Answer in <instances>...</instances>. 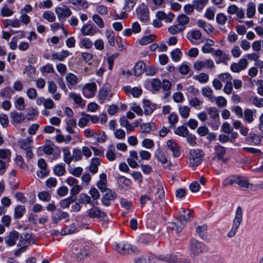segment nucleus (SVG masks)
Masks as SVG:
<instances>
[{
	"label": "nucleus",
	"instance_id": "obj_1",
	"mask_svg": "<svg viewBox=\"0 0 263 263\" xmlns=\"http://www.w3.org/2000/svg\"><path fill=\"white\" fill-rule=\"evenodd\" d=\"M193 217V211L191 209H182L180 212L179 219L177 222L170 224V228L177 233L182 231L184 224Z\"/></svg>",
	"mask_w": 263,
	"mask_h": 263
},
{
	"label": "nucleus",
	"instance_id": "obj_2",
	"mask_svg": "<svg viewBox=\"0 0 263 263\" xmlns=\"http://www.w3.org/2000/svg\"><path fill=\"white\" fill-rule=\"evenodd\" d=\"M204 152L200 149H191L188 153L187 162L189 166L195 169L202 162Z\"/></svg>",
	"mask_w": 263,
	"mask_h": 263
},
{
	"label": "nucleus",
	"instance_id": "obj_3",
	"mask_svg": "<svg viewBox=\"0 0 263 263\" xmlns=\"http://www.w3.org/2000/svg\"><path fill=\"white\" fill-rule=\"evenodd\" d=\"M72 255L78 261L86 259L89 255L90 251L77 243H73L71 246Z\"/></svg>",
	"mask_w": 263,
	"mask_h": 263
},
{
	"label": "nucleus",
	"instance_id": "obj_4",
	"mask_svg": "<svg viewBox=\"0 0 263 263\" xmlns=\"http://www.w3.org/2000/svg\"><path fill=\"white\" fill-rule=\"evenodd\" d=\"M19 238L20 241L17 245L18 246L21 247L23 245L25 244L27 242V240H26L23 236L20 237V233L18 232L15 230H13L7 234L4 238L5 242L7 246L12 247L16 244Z\"/></svg>",
	"mask_w": 263,
	"mask_h": 263
},
{
	"label": "nucleus",
	"instance_id": "obj_5",
	"mask_svg": "<svg viewBox=\"0 0 263 263\" xmlns=\"http://www.w3.org/2000/svg\"><path fill=\"white\" fill-rule=\"evenodd\" d=\"M242 220V210L240 206L237 207L235 218L231 230L228 233V236L232 238L235 236Z\"/></svg>",
	"mask_w": 263,
	"mask_h": 263
},
{
	"label": "nucleus",
	"instance_id": "obj_6",
	"mask_svg": "<svg viewBox=\"0 0 263 263\" xmlns=\"http://www.w3.org/2000/svg\"><path fill=\"white\" fill-rule=\"evenodd\" d=\"M33 139L31 137H28L26 139H22L18 141V145L25 152L26 157L30 159L33 157V153L32 151Z\"/></svg>",
	"mask_w": 263,
	"mask_h": 263
},
{
	"label": "nucleus",
	"instance_id": "obj_7",
	"mask_svg": "<svg viewBox=\"0 0 263 263\" xmlns=\"http://www.w3.org/2000/svg\"><path fill=\"white\" fill-rule=\"evenodd\" d=\"M190 251L191 256L195 257L206 251L207 249L201 242L195 239H192L190 242Z\"/></svg>",
	"mask_w": 263,
	"mask_h": 263
},
{
	"label": "nucleus",
	"instance_id": "obj_8",
	"mask_svg": "<svg viewBox=\"0 0 263 263\" xmlns=\"http://www.w3.org/2000/svg\"><path fill=\"white\" fill-rule=\"evenodd\" d=\"M116 250L119 253L124 254H129L138 251L137 248L133 246L126 241H120L116 246Z\"/></svg>",
	"mask_w": 263,
	"mask_h": 263
},
{
	"label": "nucleus",
	"instance_id": "obj_9",
	"mask_svg": "<svg viewBox=\"0 0 263 263\" xmlns=\"http://www.w3.org/2000/svg\"><path fill=\"white\" fill-rule=\"evenodd\" d=\"M55 12L58 16L59 20L61 22H64L66 18L70 16L72 14V11L66 5L63 7H58L55 9Z\"/></svg>",
	"mask_w": 263,
	"mask_h": 263
},
{
	"label": "nucleus",
	"instance_id": "obj_10",
	"mask_svg": "<svg viewBox=\"0 0 263 263\" xmlns=\"http://www.w3.org/2000/svg\"><path fill=\"white\" fill-rule=\"evenodd\" d=\"M111 86L109 83H106L103 87L99 91L98 98L100 103H103L107 99L109 100L113 96V93L110 91Z\"/></svg>",
	"mask_w": 263,
	"mask_h": 263
},
{
	"label": "nucleus",
	"instance_id": "obj_11",
	"mask_svg": "<svg viewBox=\"0 0 263 263\" xmlns=\"http://www.w3.org/2000/svg\"><path fill=\"white\" fill-rule=\"evenodd\" d=\"M97 89V86L95 82L86 83L83 87L82 93L85 98H90L95 96Z\"/></svg>",
	"mask_w": 263,
	"mask_h": 263
},
{
	"label": "nucleus",
	"instance_id": "obj_12",
	"mask_svg": "<svg viewBox=\"0 0 263 263\" xmlns=\"http://www.w3.org/2000/svg\"><path fill=\"white\" fill-rule=\"evenodd\" d=\"M167 149L172 152L173 157L178 158L181 155V148L179 145L174 140H169L166 142Z\"/></svg>",
	"mask_w": 263,
	"mask_h": 263
},
{
	"label": "nucleus",
	"instance_id": "obj_13",
	"mask_svg": "<svg viewBox=\"0 0 263 263\" xmlns=\"http://www.w3.org/2000/svg\"><path fill=\"white\" fill-rule=\"evenodd\" d=\"M214 67V63L213 61L211 59H208L204 61H197L194 64V68L197 70H200L205 68H213Z\"/></svg>",
	"mask_w": 263,
	"mask_h": 263
},
{
	"label": "nucleus",
	"instance_id": "obj_14",
	"mask_svg": "<svg viewBox=\"0 0 263 263\" xmlns=\"http://www.w3.org/2000/svg\"><path fill=\"white\" fill-rule=\"evenodd\" d=\"M81 32L84 36H93L98 33V29L93 25L87 23L82 27Z\"/></svg>",
	"mask_w": 263,
	"mask_h": 263
},
{
	"label": "nucleus",
	"instance_id": "obj_15",
	"mask_svg": "<svg viewBox=\"0 0 263 263\" xmlns=\"http://www.w3.org/2000/svg\"><path fill=\"white\" fill-rule=\"evenodd\" d=\"M138 17L142 22H146L149 19V11L147 7L143 5H140L137 9Z\"/></svg>",
	"mask_w": 263,
	"mask_h": 263
},
{
	"label": "nucleus",
	"instance_id": "obj_16",
	"mask_svg": "<svg viewBox=\"0 0 263 263\" xmlns=\"http://www.w3.org/2000/svg\"><path fill=\"white\" fill-rule=\"evenodd\" d=\"M248 64L246 59H241L239 62L233 63L230 67L231 70L234 72H239L241 70H245Z\"/></svg>",
	"mask_w": 263,
	"mask_h": 263
},
{
	"label": "nucleus",
	"instance_id": "obj_17",
	"mask_svg": "<svg viewBox=\"0 0 263 263\" xmlns=\"http://www.w3.org/2000/svg\"><path fill=\"white\" fill-rule=\"evenodd\" d=\"M138 154L136 151H132L130 152V157L127 158V162L129 165L133 168H137L138 164L137 161L140 162V159H139Z\"/></svg>",
	"mask_w": 263,
	"mask_h": 263
},
{
	"label": "nucleus",
	"instance_id": "obj_18",
	"mask_svg": "<svg viewBox=\"0 0 263 263\" xmlns=\"http://www.w3.org/2000/svg\"><path fill=\"white\" fill-rule=\"evenodd\" d=\"M227 12L230 14H236L240 19L245 18V12L242 8L235 5H231L228 7Z\"/></svg>",
	"mask_w": 263,
	"mask_h": 263
},
{
	"label": "nucleus",
	"instance_id": "obj_19",
	"mask_svg": "<svg viewBox=\"0 0 263 263\" xmlns=\"http://www.w3.org/2000/svg\"><path fill=\"white\" fill-rule=\"evenodd\" d=\"M68 217L69 214L68 213L58 210L56 213L52 215L51 220L53 223L57 224L62 219H68Z\"/></svg>",
	"mask_w": 263,
	"mask_h": 263
},
{
	"label": "nucleus",
	"instance_id": "obj_20",
	"mask_svg": "<svg viewBox=\"0 0 263 263\" xmlns=\"http://www.w3.org/2000/svg\"><path fill=\"white\" fill-rule=\"evenodd\" d=\"M107 183V177L106 175L102 173L100 175V180L97 183V186L98 189L102 192L104 193L109 189L106 187Z\"/></svg>",
	"mask_w": 263,
	"mask_h": 263
},
{
	"label": "nucleus",
	"instance_id": "obj_21",
	"mask_svg": "<svg viewBox=\"0 0 263 263\" xmlns=\"http://www.w3.org/2000/svg\"><path fill=\"white\" fill-rule=\"evenodd\" d=\"M67 85L69 89H72L79 82L77 76L73 73H68L66 76Z\"/></svg>",
	"mask_w": 263,
	"mask_h": 263
},
{
	"label": "nucleus",
	"instance_id": "obj_22",
	"mask_svg": "<svg viewBox=\"0 0 263 263\" xmlns=\"http://www.w3.org/2000/svg\"><path fill=\"white\" fill-rule=\"evenodd\" d=\"M10 118L12 123H22L25 120V117L23 113L16 111L11 112Z\"/></svg>",
	"mask_w": 263,
	"mask_h": 263
},
{
	"label": "nucleus",
	"instance_id": "obj_23",
	"mask_svg": "<svg viewBox=\"0 0 263 263\" xmlns=\"http://www.w3.org/2000/svg\"><path fill=\"white\" fill-rule=\"evenodd\" d=\"M213 52L214 55L220 58L219 60L216 62L218 64L220 63H226L230 60L229 55L221 50H214Z\"/></svg>",
	"mask_w": 263,
	"mask_h": 263
},
{
	"label": "nucleus",
	"instance_id": "obj_24",
	"mask_svg": "<svg viewBox=\"0 0 263 263\" xmlns=\"http://www.w3.org/2000/svg\"><path fill=\"white\" fill-rule=\"evenodd\" d=\"M102 198V202L105 206H108L110 204V201L114 198V192L110 189L107 190Z\"/></svg>",
	"mask_w": 263,
	"mask_h": 263
},
{
	"label": "nucleus",
	"instance_id": "obj_25",
	"mask_svg": "<svg viewBox=\"0 0 263 263\" xmlns=\"http://www.w3.org/2000/svg\"><path fill=\"white\" fill-rule=\"evenodd\" d=\"M156 16L159 20H164L165 22L170 23L174 18V14L172 13L166 14L163 11H159L156 14Z\"/></svg>",
	"mask_w": 263,
	"mask_h": 263
},
{
	"label": "nucleus",
	"instance_id": "obj_26",
	"mask_svg": "<svg viewBox=\"0 0 263 263\" xmlns=\"http://www.w3.org/2000/svg\"><path fill=\"white\" fill-rule=\"evenodd\" d=\"M124 90L127 93L131 94L134 97H139L142 93V90L138 87L132 88L129 86L124 87Z\"/></svg>",
	"mask_w": 263,
	"mask_h": 263
},
{
	"label": "nucleus",
	"instance_id": "obj_27",
	"mask_svg": "<svg viewBox=\"0 0 263 263\" xmlns=\"http://www.w3.org/2000/svg\"><path fill=\"white\" fill-rule=\"evenodd\" d=\"M143 263H157L159 260H164L165 258L162 256H156L153 255H149L143 256Z\"/></svg>",
	"mask_w": 263,
	"mask_h": 263
},
{
	"label": "nucleus",
	"instance_id": "obj_28",
	"mask_svg": "<svg viewBox=\"0 0 263 263\" xmlns=\"http://www.w3.org/2000/svg\"><path fill=\"white\" fill-rule=\"evenodd\" d=\"M69 97L72 99L76 104L78 105L81 107H83L84 106L85 103L80 95H78L74 92H72L69 93Z\"/></svg>",
	"mask_w": 263,
	"mask_h": 263
},
{
	"label": "nucleus",
	"instance_id": "obj_29",
	"mask_svg": "<svg viewBox=\"0 0 263 263\" xmlns=\"http://www.w3.org/2000/svg\"><path fill=\"white\" fill-rule=\"evenodd\" d=\"M100 160L99 158H92L89 166V171L92 174H96L98 172V166L100 165Z\"/></svg>",
	"mask_w": 263,
	"mask_h": 263
},
{
	"label": "nucleus",
	"instance_id": "obj_30",
	"mask_svg": "<svg viewBox=\"0 0 263 263\" xmlns=\"http://www.w3.org/2000/svg\"><path fill=\"white\" fill-rule=\"evenodd\" d=\"M69 55V52L68 50H63L60 52H54L51 55V59L53 60H58L63 61L66 57Z\"/></svg>",
	"mask_w": 263,
	"mask_h": 263
},
{
	"label": "nucleus",
	"instance_id": "obj_31",
	"mask_svg": "<svg viewBox=\"0 0 263 263\" xmlns=\"http://www.w3.org/2000/svg\"><path fill=\"white\" fill-rule=\"evenodd\" d=\"M201 93L204 97L208 98L211 102H213L215 101L213 90L211 87L206 86L203 88L201 90Z\"/></svg>",
	"mask_w": 263,
	"mask_h": 263
},
{
	"label": "nucleus",
	"instance_id": "obj_32",
	"mask_svg": "<svg viewBox=\"0 0 263 263\" xmlns=\"http://www.w3.org/2000/svg\"><path fill=\"white\" fill-rule=\"evenodd\" d=\"M236 183L240 187L247 189L249 188L250 186H253L252 184L249 183L247 178L240 176H237Z\"/></svg>",
	"mask_w": 263,
	"mask_h": 263
},
{
	"label": "nucleus",
	"instance_id": "obj_33",
	"mask_svg": "<svg viewBox=\"0 0 263 263\" xmlns=\"http://www.w3.org/2000/svg\"><path fill=\"white\" fill-rule=\"evenodd\" d=\"M145 69V65L142 61L138 62L134 66V70L135 75L136 76H140Z\"/></svg>",
	"mask_w": 263,
	"mask_h": 263
},
{
	"label": "nucleus",
	"instance_id": "obj_34",
	"mask_svg": "<svg viewBox=\"0 0 263 263\" xmlns=\"http://www.w3.org/2000/svg\"><path fill=\"white\" fill-rule=\"evenodd\" d=\"M26 208L24 205H18L15 209L14 211V218L15 219L21 218L25 213Z\"/></svg>",
	"mask_w": 263,
	"mask_h": 263
},
{
	"label": "nucleus",
	"instance_id": "obj_35",
	"mask_svg": "<svg viewBox=\"0 0 263 263\" xmlns=\"http://www.w3.org/2000/svg\"><path fill=\"white\" fill-rule=\"evenodd\" d=\"M88 216L90 218L102 217L104 215L103 212L96 208H92L87 211Z\"/></svg>",
	"mask_w": 263,
	"mask_h": 263
},
{
	"label": "nucleus",
	"instance_id": "obj_36",
	"mask_svg": "<svg viewBox=\"0 0 263 263\" xmlns=\"http://www.w3.org/2000/svg\"><path fill=\"white\" fill-rule=\"evenodd\" d=\"M62 152L63 154V160L64 161L69 164L73 160L72 156L71 155L69 148L68 147H65L63 148Z\"/></svg>",
	"mask_w": 263,
	"mask_h": 263
},
{
	"label": "nucleus",
	"instance_id": "obj_37",
	"mask_svg": "<svg viewBox=\"0 0 263 263\" xmlns=\"http://www.w3.org/2000/svg\"><path fill=\"white\" fill-rule=\"evenodd\" d=\"M246 140L251 142L255 145H259L261 142L260 137L253 133H250L249 136L247 138Z\"/></svg>",
	"mask_w": 263,
	"mask_h": 263
},
{
	"label": "nucleus",
	"instance_id": "obj_38",
	"mask_svg": "<svg viewBox=\"0 0 263 263\" xmlns=\"http://www.w3.org/2000/svg\"><path fill=\"white\" fill-rule=\"evenodd\" d=\"M197 25L199 27H201L207 33H209L212 32L214 29L212 25L202 20H198L197 22Z\"/></svg>",
	"mask_w": 263,
	"mask_h": 263
},
{
	"label": "nucleus",
	"instance_id": "obj_39",
	"mask_svg": "<svg viewBox=\"0 0 263 263\" xmlns=\"http://www.w3.org/2000/svg\"><path fill=\"white\" fill-rule=\"evenodd\" d=\"M54 174L58 176H63L66 173L65 165L60 163L56 165L53 169Z\"/></svg>",
	"mask_w": 263,
	"mask_h": 263
},
{
	"label": "nucleus",
	"instance_id": "obj_40",
	"mask_svg": "<svg viewBox=\"0 0 263 263\" xmlns=\"http://www.w3.org/2000/svg\"><path fill=\"white\" fill-rule=\"evenodd\" d=\"M178 110L180 116L183 118H187L190 115V108L185 105H178Z\"/></svg>",
	"mask_w": 263,
	"mask_h": 263
},
{
	"label": "nucleus",
	"instance_id": "obj_41",
	"mask_svg": "<svg viewBox=\"0 0 263 263\" xmlns=\"http://www.w3.org/2000/svg\"><path fill=\"white\" fill-rule=\"evenodd\" d=\"M256 5L253 2L249 3L247 5V15L248 18H252L255 14Z\"/></svg>",
	"mask_w": 263,
	"mask_h": 263
},
{
	"label": "nucleus",
	"instance_id": "obj_42",
	"mask_svg": "<svg viewBox=\"0 0 263 263\" xmlns=\"http://www.w3.org/2000/svg\"><path fill=\"white\" fill-rule=\"evenodd\" d=\"M143 102L144 104L143 108L144 109L145 114L146 115L151 114L155 109V106L152 104L149 101L147 100H143Z\"/></svg>",
	"mask_w": 263,
	"mask_h": 263
},
{
	"label": "nucleus",
	"instance_id": "obj_43",
	"mask_svg": "<svg viewBox=\"0 0 263 263\" xmlns=\"http://www.w3.org/2000/svg\"><path fill=\"white\" fill-rule=\"evenodd\" d=\"M11 152L9 149H0V159L5 160L7 162L10 161Z\"/></svg>",
	"mask_w": 263,
	"mask_h": 263
},
{
	"label": "nucleus",
	"instance_id": "obj_44",
	"mask_svg": "<svg viewBox=\"0 0 263 263\" xmlns=\"http://www.w3.org/2000/svg\"><path fill=\"white\" fill-rule=\"evenodd\" d=\"M185 29V27L178 25H172L168 28V31L172 34H176L181 32Z\"/></svg>",
	"mask_w": 263,
	"mask_h": 263
},
{
	"label": "nucleus",
	"instance_id": "obj_45",
	"mask_svg": "<svg viewBox=\"0 0 263 263\" xmlns=\"http://www.w3.org/2000/svg\"><path fill=\"white\" fill-rule=\"evenodd\" d=\"M214 149L215 155L217 158L219 160L222 159L226 153L225 148L221 145H218L215 146Z\"/></svg>",
	"mask_w": 263,
	"mask_h": 263
},
{
	"label": "nucleus",
	"instance_id": "obj_46",
	"mask_svg": "<svg viewBox=\"0 0 263 263\" xmlns=\"http://www.w3.org/2000/svg\"><path fill=\"white\" fill-rule=\"evenodd\" d=\"M43 18L48 22H54L56 20L55 15L54 13L51 11H46L42 14Z\"/></svg>",
	"mask_w": 263,
	"mask_h": 263
},
{
	"label": "nucleus",
	"instance_id": "obj_47",
	"mask_svg": "<svg viewBox=\"0 0 263 263\" xmlns=\"http://www.w3.org/2000/svg\"><path fill=\"white\" fill-rule=\"evenodd\" d=\"M150 84L153 91H158L161 88V82L160 80L157 79H153L150 82Z\"/></svg>",
	"mask_w": 263,
	"mask_h": 263
},
{
	"label": "nucleus",
	"instance_id": "obj_48",
	"mask_svg": "<svg viewBox=\"0 0 263 263\" xmlns=\"http://www.w3.org/2000/svg\"><path fill=\"white\" fill-rule=\"evenodd\" d=\"M108 43L111 46L115 45V33L113 30H106L105 32Z\"/></svg>",
	"mask_w": 263,
	"mask_h": 263
},
{
	"label": "nucleus",
	"instance_id": "obj_49",
	"mask_svg": "<svg viewBox=\"0 0 263 263\" xmlns=\"http://www.w3.org/2000/svg\"><path fill=\"white\" fill-rule=\"evenodd\" d=\"M174 133L179 136L185 137L188 135L189 130L186 127L180 126L175 129Z\"/></svg>",
	"mask_w": 263,
	"mask_h": 263
},
{
	"label": "nucleus",
	"instance_id": "obj_50",
	"mask_svg": "<svg viewBox=\"0 0 263 263\" xmlns=\"http://www.w3.org/2000/svg\"><path fill=\"white\" fill-rule=\"evenodd\" d=\"M89 115L83 113L82 117L79 119L78 121V125L81 128H83L86 126L89 121Z\"/></svg>",
	"mask_w": 263,
	"mask_h": 263
},
{
	"label": "nucleus",
	"instance_id": "obj_51",
	"mask_svg": "<svg viewBox=\"0 0 263 263\" xmlns=\"http://www.w3.org/2000/svg\"><path fill=\"white\" fill-rule=\"evenodd\" d=\"M15 107L19 110H23L26 108L24 99L22 97L17 98L15 101Z\"/></svg>",
	"mask_w": 263,
	"mask_h": 263
},
{
	"label": "nucleus",
	"instance_id": "obj_52",
	"mask_svg": "<svg viewBox=\"0 0 263 263\" xmlns=\"http://www.w3.org/2000/svg\"><path fill=\"white\" fill-rule=\"evenodd\" d=\"M118 183L122 187H129L132 184L130 180L124 176H120L118 178Z\"/></svg>",
	"mask_w": 263,
	"mask_h": 263
},
{
	"label": "nucleus",
	"instance_id": "obj_53",
	"mask_svg": "<svg viewBox=\"0 0 263 263\" xmlns=\"http://www.w3.org/2000/svg\"><path fill=\"white\" fill-rule=\"evenodd\" d=\"M40 70L44 75L45 73H53L54 70L52 64L48 63L40 68Z\"/></svg>",
	"mask_w": 263,
	"mask_h": 263
},
{
	"label": "nucleus",
	"instance_id": "obj_54",
	"mask_svg": "<svg viewBox=\"0 0 263 263\" xmlns=\"http://www.w3.org/2000/svg\"><path fill=\"white\" fill-rule=\"evenodd\" d=\"M244 119L247 122L250 123L254 120L253 112L250 109H246L244 111Z\"/></svg>",
	"mask_w": 263,
	"mask_h": 263
},
{
	"label": "nucleus",
	"instance_id": "obj_55",
	"mask_svg": "<svg viewBox=\"0 0 263 263\" xmlns=\"http://www.w3.org/2000/svg\"><path fill=\"white\" fill-rule=\"evenodd\" d=\"M156 39L154 35H149L142 37L139 41V43L142 45H147L154 41Z\"/></svg>",
	"mask_w": 263,
	"mask_h": 263
},
{
	"label": "nucleus",
	"instance_id": "obj_56",
	"mask_svg": "<svg viewBox=\"0 0 263 263\" xmlns=\"http://www.w3.org/2000/svg\"><path fill=\"white\" fill-rule=\"evenodd\" d=\"M177 22L179 25H181L184 27V26L187 24L189 22V17L184 14H181L178 16Z\"/></svg>",
	"mask_w": 263,
	"mask_h": 263
},
{
	"label": "nucleus",
	"instance_id": "obj_57",
	"mask_svg": "<svg viewBox=\"0 0 263 263\" xmlns=\"http://www.w3.org/2000/svg\"><path fill=\"white\" fill-rule=\"evenodd\" d=\"M189 103L191 106L197 109H199L200 106L202 104V101L196 97H194L190 100Z\"/></svg>",
	"mask_w": 263,
	"mask_h": 263
},
{
	"label": "nucleus",
	"instance_id": "obj_58",
	"mask_svg": "<svg viewBox=\"0 0 263 263\" xmlns=\"http://www.w3.org/2000/svg\"><path fill=\"white\" fill-rule=\"evenodd\" d=\"M154 127L153 123H145L140 125V129L143 133H148L152 132Z\"/></svg>",
	"mask_w": 263,
	"mask_h": 263
},
{
	"label": "nucleus",
	"instance_id": "obj_59",
	"mask_svg": "<svg viewBox=\"0 0 263 263\" xmlns=\"http://www.w3.org/2000/svg\"><path fill=\"white\" fill-rule=\"evenodd\" d=\"M13 11L9 8L7 5H4L1 11V15L3 17L11 16L13 14Z\"/></svg>",
	"mask_w": 263,
	"mask_h": 263
},
{
	"label": "nucleus",
	"instance_id": "obj_60",
	"mask_svg": "<svg viewBox=\"0 0 263 263\" xmlns=\"http://www.w3.org/2000/svg\"><path fill=\"white\" fill-rule=\"evenodd\" d=\"M237 176H231L226 179L223 181V185L226 187L228 185H232L234 183H236Z\"/></svg>",
	"mask_w": 263,
	"mask_h": 263
},
{
	"label": "nucleus",
	"instance_id": "obj_61",
	"mask_svg": "<svg viewBox=\"0 0 263 263\" xmlns=\"http://www.w3.org/2000/svg\"><path fill=\"white\" fill-rule=\"evenodd\" d=\"M92 19L93 21L96 24V25L101 28H103L105 27V24L103 19L98 14H93L92 16Z\"/></svg>",
	"mask_w": 263,
	"mask_h": 263
},
{
	"label": "nucleus",
	"instance_id": "obj_62",
	"mask_svg": "<svg viewBox=\"0 0 263 263\" xmlns=\"http://www.w3.org/2000/svg\"><path fill=\"white\" fill-rule=\"evenodd\" d=\"M137 0H125L124 10L125 11H130L136 5Z\"/></svg>",
	"mask_w": 263,
	"mask_h": 263
},
{
	"label": "nucleus",
	"instance_id": "obj_63",
	"mask_svg": "<svg viewBox=\"0 0 263 263\" xmlns=\"http://www.w3.org/2000/svg\"><path fill=\"white\" fill-rule=\"evenodd\" d=\"M74 201V199H73L72 197H68L61 200L60 202V205L63 209L67 208L69 206L70 204L73 203Z\"/></svg>",
	"mask_w": 263,
	"mask_h": 263
},
{
	"label": "nucleus",
	"instance_id": "obj_64",
	"mask_svg": "<svg viewBox=\"0 0 263 263\" xmlns=\"http://www.w3.org/2000/svg\"><path fill=\"white\" fill-rule=\"evenodd\" d=\"M80 46L86 49H90L92 46V43L89 39L83 38L80 42Z\"/></svg>",
	"mask_w": 263,
	"mask_h": 263
}]
</instances>
